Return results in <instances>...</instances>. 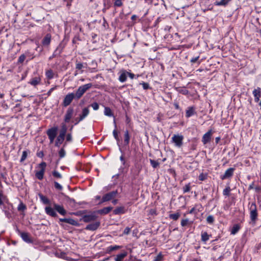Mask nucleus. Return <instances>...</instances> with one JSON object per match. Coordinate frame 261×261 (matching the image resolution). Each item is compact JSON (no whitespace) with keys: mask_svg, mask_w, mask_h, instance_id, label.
Listing matches in <instances>:
<instances>
[{"mask_svg":"<svg viewBox=\"0 0 261 261\" xmlns=\"http://www.w3.org/2000/svg\"><path fill=\"white\" fill-rule=\"evenodd\" d=\"M53 207L51 206H46L45 207V212L46 214L52 217H57L58 215L56 211L59 213L62 216H65L67 214V211L64 208L63 206L54 203L53 204Z\"/></svg>","mask_w":261,"mask_h":261,"instance_id":"f257e3e1","label":"nucleus"},{"mask_svg":"<svg viewBox=\"0 0 261 261\" xmlns=\"http://www.w3.org/2000/svg\"><path fill=\"white\" fill-rule=\"evenodd\" d=\"M127 252L125 251H122L121 253L116 255L115 261H123L124 258L127 256ZM124 261H142L141 259L138 258L136 256L130 255L128 258H126Z\"/></svg>","mask_w":261,"mask_h":261,"instance_id":"f03ea898","label":"nucleus"},{"mask_svg":"<svg viewBox=\"0 0 261 261\" xmlns=\"http://www.w3.org/2000/svg\"><path fill=\"white\" fill-rule=\"evenodd\" d=\"M92 87V84L91 83L87 84L80 86L74 94L75 99L78 100L81 98L84 94Z\"/></svg>","mask_w":261,"mask_h":261,"instance_id":"7ed1b4c3","label":"nucleus"},{"mask_svg":"<svg viewBox=\"0 0 261 261\" xmlns=\"http://www.w3.org/2000/svg\"><path fill=\"white\" fill-rule=\"evenodd\" d=\"M250 217L251 220L255 223L257 219L258 214L257 212L256 205L255 202L251 204L250 207Z\"/></svg>","mask_w":261,"mask_h":261,"instance_id":"20e7f679","label":"nucleus"},{"mask_svg":"<svg viewBox=\"0 0 261 261\" xmlns=\"http://www.w3.org/2000/svg\"><path fill=\"white\" fill-rule=\"evenodd\" d=\"M184 136L181 135H173L171 140L175 146L180 148L183 145Z\"/></svg>","mask_w":261,"mask_h":261,"instance_id":"39448f33","label":"nucleus"},{"mask_svg":"<svg viewBox=\"0 0 261 261\" xmlns=\"http://www.w3.org/2000/svg\"><path fill=\"white\" fill-rule=\"evenodd\" d=\"M58 126H54L47 129L46 134L48 137L50 143H52L54 141L58 133Z\"/></svg>","mask_w":261,"mask_h":261,"instance_id":"423d86ee","label":"nucleus"},{"mask_svg":"<svg viewBox=\"0 0 261 261\" xmlns=\"http://www.w3.org/2000/svg\"><path fill=\"white\" fill-rule=\"evenodd\" d=\"M46 167V164L44 162H42L39 164V167L40 168V170L36 171L35 173L36 177L39 180H42L43 178Z\"/></svg>","mask_w":261,"mask_h":261,"instance_id":"0eeeda50","label":"nucleus"},{"mask_svg":"<svg viewBox=\"0 0 261 261\" xmlns=\"http://www.w3.org/2000/svg\"><path fill=\"white\" fill-rule=\"evenodd\" d=\"M118 193L117 190L113 191L112 192H110L109 193H108L103 195L102 197L101 201L99 203V204H101L103 202L109 201L114 198H115L116 196V195Z\"/></svg>","mask_w":261,"mask_h":261,"instance_id":"6e6552de","label":"nucleus"},{"mask_svg":"<svg viewBox=\"0 0 261 261\" xmlns=\"http://www.w3.org/2000/svg\"><path fill=\"white\" fill-rule=\"evenodd\" d=\"M97 216H96V211H95L92 212L90 214L84 215L82 217V220L84 222L88 223L95 220L97 219Z\"/></svg>","mask_w":261,"mask_h":261,"instance_id":"1a4fd4ad","label":"nucleus"},{"mask_svg":"<svg viewBox=\"0 0 261 261\" xmlns=\"http://www.w3.org/2000/svg\"><path fill=\"white\" fill-rule=\"evenodd\" d=\"M73 99H75L74 93H68L64 97V99L63 101V105L64 107H67L69 106L71 103Z\"/></svg>","mask_w":261,"mask_h":261,"instance_id":"9d476101","label":"nucleus"},{"mask_svg":"<svg viewBox=\"0 0 261 261\" xmlns=\"http://www.w3.org/2000/svg\"><path fill=\"white\" fill-rule=\"evenodd\" d=\"M13 205L12 204L9 203L7 205L3 204V211L5 213L6 216L8 218H10L12 216Z\"/></svg>","mask_w":261,"mask_h":261,"instance_id":"9b49d317","label":"nucleus"},{"mask_svg":"<svg viewBox=\"0 0 261 261\" xmlns=\"http://www.w3.org/2000/svg\"><path fill=\"white\" fill-rule=\"evenodd\" d=\"M234 170V168H228L225 171L224 174L221 176V179L224 180L231 177L233 175Z\"/></svg>","mask_w":261,"mask_h":261,"instance_id":"f8f14e48","label":"nucleus"},{"mask_svg":"<svg viewBox=\"0 0 261 261\" xmlns=\"http://www.w3.org/2000/svg\"><path fill=\"white\" fill-rule=\"evenodd\" d=\"M212 130H210L207 133H206L202 137V142L203 143V144H206L207 143H209L212 138Z\"/></svg>","mask_w":261,"mask_h":261,"instance_id":"ddd939ff","label":"nucleus"},{"mask_svg":"<svg viewBox=\"0 0 261 261\" xmlns=\"http://www.w3.org/2000/svg\"><path fill=\"white\" fill-rule=\"evenodd\" d=\"M74 110L72 108H69L64 116V120L65 122H69L72 118Z\"/></svg>","mask_w":261,"mask_h":261,"instance_id":"4468645a","label":"nucleus"},{"mask_svg":"<svg viewBox=\"0 0 261 261\" xmlns=\"http://www.w3.org/2000/svg\"><path fill=\"white\" fill-rule=\"evenodd\" d=\"M128 72L124 69L121 70L119 72V81L121 83L125 82L127 80Z\"/></svg>","mask_w":261,"mask_h":261,"instance_id":"2eb2a0df","label":"nucleus"},{"mask_svg":"<svg viewBox=\"0 0 261 261\" xmlns=\"http://www.w3.org/2000/svg\"><path fill=\"white\" fill-rule=\"evenodd\" d=\"M64 47L65 45L62 42H61L57 47L56 50L54 51V56H60L61 54L62 53Z\"/></svg>","mask_w":261,"mask_h":261,"instance_id":"dca6fc26","label":"nucleus"},{"mask_svg":"<svg viewBox=\"0 0 261 261\" xmlns=\"http://www.w3.org/2000/svg\"><path fill=\"white\" fill-rule=\"evenodd\" d=\"M51 35L49 33L47 34L42 40V45L47 47L49 45L51 42Z\"/></svg>","mask_w":261,"mask_h":261,"instance_id":"f3484780","label":"nucleus"},{"mask_svg":"<svg viewBox=\"0 0 261 261\" xmlns=\"http://www.w3.org/2000/svg\"><path fill=\"white\" fill-rule=\"evenodd\" d=\"M100 226L99 222H96L95 223H91L87 225L85 228L86 229L89 230L94 231L96 230Z\"/></svg>","mask_w":261,"mask_h":261,"instance_id":"a211bd4d","label":"nucleus"},{"mask_svg":"<svg viewBox=\"0 0 261 261\" xmlns=\"http://www.w3.org/2000/svg\"><path fill=\"white\" fill-rule=\"evenodd\" d=\"M113 207L111 206L105 207L102 209L97 210L96 212L100 215H105L110 213Z\"/></svg>","mask_w":261,"mask_h":261,"instance_id":"6ab92c4d","label":"nucleus"},{"mask_svg":"<svg viewBox=\"0 0 261 261\" xmlns=\"http://www.w3.org/2000/svg\"><path fill=\"white\" fill-rule=\"evenodd\" d=\"M90 110L89 107H85L82 110L81 114H80L79 117L83 120L89 114Z\"/></svg>","mask_w":261,"mask_h":261,"instance_id":"aec40b11","label":"nucleus"},{"mask_svg":"<svg viewBox=\"0 0 261 261\" xmlns=\"http://www.w3.org/2000/svg\"><path fill=\"white\" fill-rule=\"evenodd\" d=\"M196 113L195 108L194 107H188L186 111V117L189 118Z\"/></svg>","mask_w":261,"mask_h":261,"instance_id":"412c9836","label":"nucleus"},{"mask_svg":"<svg viewBox=\"0 0 261 261\" xmlns=\"http://www.w3.org/2000/svg\"><path fill=\"white\" fill-rule=\"evenodd\" d=\"M20 236L22 239L27 243H32V240L30 237L28 233L25 232H20Z\"/></svg>","mask_w":261,"mask_h":261,"instance_id":"4be33fe9","label":"nucleus"},{"mask_svg":"<svg viewBox=\"0 0 261 261\" xmlns=\"http://www.w3.org/2000/svg\"><path fill=\"white\" fill-rule=\"evenodd\" d=\"M130 136L128 130L124 131V143L125 145H128L129 143Z\"/></svg>","mask_w":261,"mask_h":261,"instance_id":"5701e85b","label":"nucleus"},{"mask_svg":"<svg viewBox=\"0 0 261 261\" xmlns=\"http://www.w3.org/2000/svg\"><path fill=\"white\" fill-rule=\"evenodd\" d=\"M125 213V210L124 206L117 207L113 211V213L115 215H120L124 214Z\"/></svg>","mask_w":261,"mask_h":261,"instance_id":"b1692460","label":"nucleus"},{"mask_svg":"<svg viewBox=\"0 0 261 261\" xmlns=\"http://www.w3.org/2000/svg\"><path fill=\"white\" fill-rule=\"evenodd\" d=\"M61 128L60 130L59 135H61V136H64L65 137V136H66V134L67 133V127L66 125L64 123H62L61 124Z\"/></svg>","mask_w":261,"mask_h":261,"instance_id":"393cba45","label":"nucleus"},{"mask_svg":"<svg viewBox=\"0 0 261 261\" xmlns=\"http://www.w3.org/2000/svg\"><path fill=\"white\" fill-rule=\"evenodd\" d=\"M65 137L59 135L55 142V146L57 147H59L60 145L63 142L64 140H65Z\"/></svg>","mask_w":261,"mask_h":261,"instance_id":"a878e982","label":"nucleus"},{"mask_svg":"<svg viewBox=\"0 0 261 261\" xmlns=\"http://www.w3.org/2000/svg\"><path fill=\"white\" fill-rule=\"evenodd\" d=\"M41 81V79L39 77H35L33 78L30 82H29V84H31L33 86H36L37 85L39 84Z\"/></svg>","mask_w":261,"mask_h":261,"instance_id":"bb28decb","label":"nucleus"},{"mask_svg":"<svg viewBox=\"0 0 261 261\" xmlns=\"http://www.w3.org/2000/svg\"><path fill=\"white\" fill-rule=\"evenodd\" d=\"M121 247L120 246L118 245L110 246L107 248L106 252L107 253H110L111 252L114 250H116L121 248Z\"/></svg>","mask_w":261,"mask_h":261,"instance_id":"cd10ccee","label":"nucleus"},{"mask_svg":"<svg viewBox=\"0 0 261 261\" xmlns=\"http://www.w3.org/2000/svg\"><path fill=\"white\" fill-rule=\"evenodd\" d=\"M201 236V240L202 242L204 243H206L210 239V237L211 236V235L208 234L206 232H202Z\"/></svg>","mask_w":261,"mask_h":261,"instance_id":"c85d7f7f","label":"nucleus"},{"mask_svg":"<svg viewBox=\"0 0 261 261\" xmlns=\"http://www.w3.org/2000/svg\"><path fill=\"white\" fill-rule=\"evenodd\" d=\"M39 197L41 202L45 204H50V200L45 196L41 194H39Z\"/></svg>","mask_w":261,"mask_h":261,"instance_id":"c756f323","label":"nucleus"},{"mask_svg":"<svg viewBox=\"0 0 261 261\" xmlns=\"http://www.w3.org/2000/svg\"><path fill=\"white\" fill-rule=\"evenodd\" d=\"M176 90L179 93L185 95L189 94V91L185 87H177L176 88Z\"/></svg>","mask_w":261,"mask_h":261,"instance_id":"7c9ffc66","label":"nucleus"},{"mask_svg":"<svg viewBox=\"0 0 261 261\" xmlns=\"http://www.w3.org/2000/svg\"><path fill=\"white\" fill-rule=\"evenodd\" d=\"M104 114L106 116L109 117H114V114L113 113L112 110L109 107H105L104 110Z\"/></svg>","mask_w":261,"mask_h":261,"instance_id":"2f4dec72","label":"nucleus"},{"mask_svg":"<svg viewBox=\"0 0 261 261\" xmlns=\"http://www.w3.org/2000/svg\"><path fill=\"white\" fill-rule=\"evenodd\" d=\"M240 229V226L239 224H234L231 228V234H235Z\"/></svg>","mask_w":261,"mask_h":261,"instance_id":"473e14b6","label":"nucleus"},{"mask_svg":"<svg viewBox=\"0 0 261 261\" xmlns=\"http://www.w3.org/2000/svg\"><path fill=\"white\" fill-rule=\"evenodd\" d=\"M67 223L75 226H79L80 225L79 223L77 221L71 218H68Z\"/></svg>","mask_w":261,"mask_h":261,"instance_id":"72a5a7b5","label":"nucleus"},{"mask_svg":"<svg viewBox=\"0 0 261 261\" xmlns=\"http://www.w3.org/2000/svg\"><path fill=\"white\" fill-rule=\"evenodd\" d=\"M252 94L254 96H257L259 97H261V88L259 87H257L256 89H255L253 92Z\"/></svg>","mask_w":261,"mask_h":261,"instance_id":"f704fd0d","label":"nucleus"},{"mask_svg":"<svg viewBox=\"0 0 261 261\" xmlns=\"http://www.w3.org/2000/svg\"><path fill=\"white\" fill-rule=\"evenodd\" d=\"M30 153L29 150H24L22 152V156L20 159V162L22 163L27 159L28 153Z\"/></svg>","mask_w":261,"mask_h":261,"instance_id":"c9c22d12","label":"nucleus"},{"mask_svg":"<svg viewBox=\"0 0 261 261\" xmlns=\"http://www.w3.org/2000/svg\"><path fill=\"white\" fill-rule=\"evenodd\" d=\"M230 0H221L220 2H216L215 5L216 6H226Z\"/></svg>","mask_w":261,"mask_h":261,"instance_id":"e433bc0d","label":"nucleus"},{"mask_svg":"<svg viewBox=\"0 0 261 261\" xmlns=\"http://www.w3.org/2000/svg\"><path fill=\"white\" fill-rule=\"evenodd\" d=\"M150 163L151 165V166L153 168H156L159 166L160 163L158 161H155L154 160L150 159L149 160Z\"/></svg>","mask_w":261,"mask_h":261,"instance_id":"4c0bfd02","label":"nucleus"},{"mask_svg":"<svg viewBox=\"0 0 261 261\" xmlns=\"http://www.w3.org/2000/svg\"><path fill=\"white\" fill-rule=\"evenodd\" d=\"M208 174L206 173H201L198 176V179L201 181H204L207 178Z\"/></svg>","mask_w":261,"mask_h":261,"instance_id":"58836bf2","label":"nucleus"},{"mask_svg":"<svg viewBox=\"0 0 261 261\" xmlns=\"http://www.w3.org/2000/svg\"><path fill=\"white\" fill-rule=\"evenodd\" d=\"M53 176L58 179H61L62 178V175L57 170H54L52 172Z\"/></svg>","mask_w":261,"mask_h":261,"instance_id":"ea45409f","label":"nucleus"},{"mask_svg":"<svg viewBox=\"0 0 261 261\" xmlns=\"http://www.w3.org/2000/svg\"><path fill=\"white\" fill-rule=\"evenodd\" d=\"M191 184L190 183H188L186 185L182 188L184 193H188L191 190Z\"/></svg>","mask_w":261,"mask_h":261,"instance_id":"a19ab883","label":"nucleus"},{"mask_svg":"<svg viewBox=\"0 0 261 261\" xmlns=\"http://www.w3.org/2000/svg\"><path fill=\"white\" fill-rule=\"evenodd\" d=\"M66 137V142L63 145V147H65L66 145L67 142H71L72 141V137L71 133H68L67 135L65 136Z\"/></svg>","mask_w":261,"mask_h":261,"instance_id":"79ce46f5","label":"nucleus"},{"mask_svg":"<svg viewBox=\"0 0 261 261\" xmlns=\"http://www.w3.org/2000/svg\"><path fill=\"white\" fill-rule=\"evenodd\" d=\"M180 217V214L179 213H176L175 214H172L169 215V218L174 220H177L179 217Z\"/></svg>","mask_w":261,"mask_h":261,"instance_id":"37998d69","label":"nucleus"},{"mask_svg":"<svg viewBox=\"0 0 261 261\" xmlns=\"http://www.w3.org/2000/svg\"><path fill=\"white\" fill-rule=\"evenodd\" d=\"M45 74L47 79L49 80L52 79L54 77V74L51 70H47Z\"/></svg>","mask_w":261,"mask_h":261,"instance_id":"c03bdc74","label":"nucleus"},{"mask_svg":"<svg viewBox=\"0 0 261 261\" xmlns=\"http://www.w3.org/2000/svg\"><path fill=\"white\" fill-rule=\"evenodd\" d=\"M67 201L69 203V204L72 206H75V201L74 199L70 198L69 197H67L66 198Z\"/></svg>","mask_w":261,"mask_h":261,"instance_id":"a18cd8bd","label":"nucleus"},{"mask_svg":"<svg viewBox=\"0 0 261 261\" xmlns=\"http://www.w3.org/2000/svg\"><path fill=\"white\" fill-rule=\"evenodd\" d=\"M113 135L115 139V140L117 141V143H118L120 141L119 138L118 137V133L116 129H114L113 131Z\"/></svg>","mask_w":261,"mask_h":261,"instance_id":"49530a36","label":"nucleus"},{"mask_svg":"<svg viewBox=\"0 0 261 261\" xmlns=\"http://www.w3.org/2000/svg\"><path fill=\"white\" fill-rule=\"evenodd\" d=\"M18 211H23L27 209V207L25 204H24L22 202H21L17 207Z\"/></svg>","mask_w":261,"mask_h":261,"instance_id":"de8ad7c7","label":"nucleus"},{"mask_svg":"<svg viewBox=\"0 0 261 261\" xmlns=\"http://www.w3.org/2000/svg\"><path fill=\"white\" fill-rule=\"evenodd\" d=\"M54 187L58 190L61 191L63 190V187L57 181H54Z\"/></svg>","mask_w":261,"mask_h":261,"instance_id":"09e8293b","label":"nucleus"},{"mask_svg":"<svg viewBox=\"0 0 261 261\" xmlns=\"http://www.w3.org/2000/svg\"><path fill=\"white\" fill-rule=\"evenodd\" d=\"M206 222L208 223V224H213L214 222V218L213 216L212 215H209L207 218H206Z\"/></svg>","mask_w":261,"mask_h":261,"instance_id":"8fccbe9b","label":"nucleus"},{"mask_svg":"<svg viewBox=\"0 0 261 261\" xmlns=\"http://www.w3.org/2000/svg\"><path fill=\"white\" fill-rule=\"evenodd\" d=\"M59 155L60 158H63L65 156L66 151L63 148H61L59 151Z\"/></svg>","mask_w":261,"mask_h":261,"instance_id":"3c124183","label":"nucleus"},{"mask_svg":"<svg viewBox=\"0 0 261 261\" xmlns=\"http://www.w3.org/2000/svg\"><path fill=\"white\" fill-rule=\"evenodd\" d=\"M25 58H26V56L24 54L21 55V56H19V57L18 59V63L22 64L23 63L24 61L25 60Z\"/></svg>","mask_w":261,"mask_h":261,"instance_id":"603ef678","label":"nucleus"},{"mask_svg":"<svg viewBox=\"0 0 261 261\" xmlns=\"http://www.w3.org/2000/svg\"><path fill=\"white\" fill-rule=\"evenodd\" d=\"M230 188L229 187H227L223 190V194L225 196H229L230 194Z\"/></svg>","mask_w":261,"mask_h":261,"instance_id":"864d4df0","label":"nucleus"},{"mask_svg":"<svg viewBox=\"0 0 261 261\" xmlns=\"http://www.w3.org/2000/svg\"><path fill=\"white\" fill-rule=\"evenodd\" d=\"M163 259V255L161 253H160L153 259V261H161Z\"/></svg>","mask_w":261,"mask_h":261,"instance_id":"5fc2aeb1","label":"nucleus"},{"mask_svg":"<svg viewBox=\"0 0 261 261\" xmlns=\"http://www.w3.org/2000/svg\"><path fill=\"white\" fill-rule=\"evenodd\" d=\"M141 169L138 168L133 173V179H135L136 178V177L139 175Z\"/></svg>","mask_w":261,"mask_h":261,"instance_id":"6e6d98bb","label":"nucleus"},{"mask_svg":"<svg viewBox=\"0 0 261 261\" xmlns=\"http://www.w3.org/2000/svg\"><path fill=\"white\" fill-rule=\"evenodd\" d=\"M90 106H91L94 110H97L99 109V105L96 102L92 103Z\"/></svg>","mask_w":261,"mask_h":261,"instance_id":"4d7b16f0","label":"nucleus"},{"mask_svg":"<svg viewBox=\"0 0 261 261\" xmlns=\"http://www.w3.org/2000/svg\"><path fill=\"white\" fill-rule=\"evenodd\" d=\"M122 4V0H116L114 3V6L116 7H121Z\"/></svg>","mask_w":261,"mask_h":261,"instance_id":"13d9d810","label":"nucleus"},{"mask_svg":"<svg viewBox=\"0 0 261 261\" xmlns=\"http://www.w3.org/2000/svg\"><path fill=\"white\" fill-rule=\"evenodd\" d=\"M189 222V220L188 219H182L181 221V225L183 227L187 225Z\"/></svg>","mask_w":261,"mask_h":261,"instance_id":"bf43d9fd","label":"nucleus"},{"mask_svg":"<svg viewBox=\"0 0 261 261\" xmlns=\"http://www.w3.org/2000/svg\"><path fill=\"white\" fill-rule=\"evenodd\" d=\"M140 84L142 85V87L144 90H147L149 88V85L147 83L143 82Z\"/></svg>","mask_w":261,"mask_h":261,"instance_id":"052dcab7","label":"nucleus"},{"mask_svg":"<svg viewBox=\"0 0 261 261\" xmlns=\"http://www.w3.org/2000/svg\"><path fill=\"white\" fill-rule=\"evenodd\" d=\"M84 67L83 64L82 63H77L76 64V69L77 70H81Z\"/></svg>","mask_w":261,"mask_h":261,"instance_id":"680f3d73","label":"nucleus"},{"mask_svg":"<svg viewBox=\"0 0 261 261\" xmlns=\"http://www.w3.org/2000/svg\"><path fill=\"white\" fill-rule=\"evenodd\" d=\"M130 231V228L128 227H126L124 231H123V234H126V235H127L129 233Z\"/></svg>","mask_w":261,"mask_h":261,"instance_id":"e2e57ef3","label":"nucleus"},{"mask_svg":"<svg viewBox=\"0 0 261 261\" xmlns=\"http://www.w3.org/2000/svg\"><path fill=\"white\" fill-rule=\"evenodd\" d=\"M199 212V211H197L196 209H195V207H193L192 208L190 211L189 212V214H197L198 213V212Z\"/></svg>","mask_w":261,"mask_h":261,"instance_id":"0e129e2a","label":"nucleus"},{"mask_svg":"<svg viewBox=\"0 0 261 261\" xmlns=\"http://www.w3.org/2000/svg\"><path fill=\"white\" fill-rule=\"evenodd\" d=\"M199 58V56H197V57H194V58H192L190 60V62L192 64L195 63H196L198 61Z\"/></svg>","mask_w":261,"mask_h":261,"instance_id":"69168bd1","label":"nucleus"},{"mask_svg":"<svg viewBox=\"0 0 261 261\" xmlns=\"http://www.w3.org/2000/svg\"><path fill=\"white\" fill-rule=\"evenodd\" d=\"M37 156L39 158H42L44 156V153L42 151L37 152Z\"/></svg>","mask_w":261,"mask_h":261,"instance_id":"338daca9","label":"nucleus"},{"mask_svg":"<svg viewBox=\"0 0 261 261\" xmlns=\"http://www.w3.org/2000/svg\"><path fill=\"white\" fill-rule=\"evenodd\" d=\"M74 121H75V123H74V124L75 125H76L79 122H80L81 121H83L79 117L75 118L74 119Z\"/></svg>","mask_w":261,"mask_h":261,"instance_id":"774afa93","label":"nucleus"}]
</instances>
